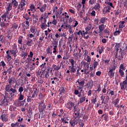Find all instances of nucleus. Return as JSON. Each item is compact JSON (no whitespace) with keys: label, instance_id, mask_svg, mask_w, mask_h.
I'll list each match as a JSON object with an SVG mask.
<instances>
[{"label":"nucleus","instance_id":"9d476101","mask_svg":"<svg viewBox=\"0 0 127 127\" xmlns=\"http://www.w3.org/2000/svg\"><path fill=\"white\" fill-rule=\"evenodd\" d=\"M61 121L63 124H69V119H68V117H66V116H64L63 118H62Z\"/></svg>","mask_w":127,"mask_h":127},{"label":"nucleus","instance_id":"f704fd0d","mask_svg":"<svg viewBox=\"0 0 127 127\" xmlns=\"http://www.w3.org/2000/svg\"><path fill=\"white\" fill-rule=\"evenodd\" d=\"M26 29H27L29 27V22L28 21H26L25 22V25H24Z\"/></svg>","mask_w":127,"mask_h":127},{"label":"nucleus","instance_id":"c756f323","mask_svg":"<svg viewBox=\"0 0 127 127\" xmlns=\"http://www.w3.org/2000/svg\"><path fill=\"white\" fill-rule=\"evenodd\" d=\"M75 115L76 116L75 119H76V120H78V121H79V119L81 118V116L80 115V112H77V113H75Z\"/></svg>","mask_w":127,"mask_h":127},{"label":"nucleus","instance_id":"e2e57ef3","mask_svg":"<svg viewBox=\"0 0 127 127\" xmlns=\"http://www.w3.org/2000/svg\"><path fill=\"white\" fill-rule=\"evenodd\" d=\"M73 107H74L73 108L74 113H75V112H78V106L74 105V106Z\"/></svg>","mask_w":127,"mask_h":127},{"label":"nucleus","instance_id":"09e8293b","mask_svg":"<svg viewBox=\"0 0 127 127\" xmlns=\"http://www.w3.org/2000/svg\"><path fill=\"white\" fill-rule=\"evenodd\" d=\"M23 87H22V86H20L19 88V89H18V92L20 93V94H22V92H23Z\"/></svg>","mask_w":127,"mask_h":127},{"label":"nucleus","instance_id":"412c9836","mask_svg":"<svg viewBox=\"0 0 127 127\" xmlns=\"http://www.w3.org/2000/svg\"><path fill=\"white\" fill-rule=\"evenodd\" d=\"M40 67L41 68L42 71H43V72H45L46 68H47V66L44 65L43 64H41L40 66Z\"/></svg>","mask_w":127,"mask_h":127},{"label":"nucleus","instance_id":"338daca9","mask_svg":"<svg viewBox=\"0 0 127 127\" xmlns=\"http://www.w3.org/2000/svg\"><path fill=\"white\" fill-rule=\"evenodd\" d=\"M119 70H125V67H124V64H121L120 65Z\"/></svg>","mask_w":127,"mask_h":127},{"label":"nucleus","instance_id":"dca6fc26","mask_svg":"<svg viewBox=\"0 0 127 127\" xmlns=\"http://www.w3.org/2000/svg\"><path fill=\"white\" fill-rule=\"evenodd\" d=\"M125 55V52H119V55L118 56V60H123V58H124V56Z\"/></svg>","mask_w":127,"mask_h":127},{"label":"nucleus","instance_id":"4be33fe9","mask_svg":"<svg viewBox=\"0 0 127 127\" xmlns=\"http://www.w3.org/2000/svg\"><path fill=\"white\" fill-rule=\"evenodd\" d=\"M26 45L27 46H32V39H29V40L27 41Z\"/></svg>","mask_w":127,"mask_h":127},{"label":"nucleus","instance_id":"a211bd4d","mask_svg":"<svg viewBox=\"0 0 127 127\" xmlns=\"http://www.w3.org/2000/svg\"><path fill=\"white\" fill-rule=\"evenodd\" d=\"M90 65V64H86L85 66H84V73L86 74H89V72H88V70L89 69V66Z\"/></svg>","mask_w":127,"mask_h":127},{"label":"nucleus","instance_id":"0e129e2a","mask_svg":"<svg viewBox=\"0 0 127 127\" xmlns=\"http://www.w3.org/2000/svg\"><path fill=\"white\" fill-rule=\"evenodd\" d=\"M109 94L111 95V96H115V91H114V90H109Z\"/></svg>","mask_w":127,"mask_h":127},{"label":"nucleus","instance_id":"6e6552de","mask_svg":"<svg viewBox=\"0 0 127 127\" xmlns=\"http://www.w3.org/2000/svg\"><path fill=\"white\" fill-rule=\"evenodd\" d=\"M25 3L23 2H20V3L18 4L17 9L22 11L24 9V6H25Z\"/></svg>","mask_w":127,"mask_h":127},{"label":"nucleus","instance_id":"69168bd1","mask_svg":"<svg viewBox=\"0 0 127 127\" xmlns=\"http://www.w3.org/2000/svg\"><path fill=\"white\" fill-rule=\"evenodd\" d=\"M95 76V72L94 71H91L90 73V77L91 78H93Z\"/></svg>","mask_w":127,"mask_h":127},{"label":"nucleus","instance_id":"6e6d98bb","mask_svg":"<svg viewBox=\"0 0 127 127\" xmlns=\"http://www.w3.org/2000/svg\"><path fill=\"white\" fill-rule=\"evenodd\" d=\"M3 38H4V36H2V35L0 36V41H1L2 43H3V42H4V40H3Z\"/></svg>","mask_w":127,"mask_h":127},{"label":"nucleus","instance_id":"13d9d810","mask_svg":"<svg viewBox=\"0 0 127 127\" xmlns=\"http://www.w3.org/2000/svg\"><path fill=\"white\" fill-rule=\"evenodd\" d=\"M12 68L13 67L10 66L7 69V71L9 73V74H10L11 73V71H12Z\"/></svg>","mask_w":127,"mask_h":127},{"label":"nucleus","instance_id":"e433bc0d","mask_svg":"<svg viewBox=\"0 0 127 127\" xmlns=\"http://www.w3.org/2000/svg\"><path fill=\"white\" fill-rule=\"evenodd\" d=\"M91 28H92V25L91 24H89V25L85 28V30L86 31H89V30H91Z\"/></svg>","mask_w":127,"mask_h":127},{"label":"nucleus","instance_id":"4468645a","mask_svg":"<svg viewBox=\"0 0 127 127\" xmlns=\"http://www.w3.org/2000/svg\"><path fill=\"white\" fill-rule=\"evenodd\" d=\"M9 13L8 12V11H6V12H5L3 15H2V16H1L2 19L3 20H4V21H5V20H6V17L7 16V14H8Z\"/></svg>","mask_w":127,"mask_h":127},{"label":"nucleus","instance_id":"603ef678","mask_svg":"<svg viewBox=\"0 0 127 127\" xmlns=\"http://www.w3.org/2000/svg\"><path fill=\"white\" fill-rule=\"evenodd\" d=\"M15 51H17V47L16 46V45L15 44H14V45L12 46V50Z\"/></svg>","mask_w":127,"mask_h":127},{"label":"nucleus","instance_id":"a18cd8bd","mask_svg":"<svg viewBox=\"0 0 127 127\" xmlns=\"http://www.w3.org/2000/svg\"><path fill=\"white\" fill-rule=\"evenodd\" d=\"M20 61L18 59H16L14 61V64H15L16 66H17L19 64Z\"/></svg>","mask_w":127,"mask_h":127},{"label":"nucleus","instance_id":"864d4df0","mask_svg":"<svg viewBox=\"0 0 127 127\" xmlns=\"http://www.w3.org/2000/svg\"><path fill=\"white\" fill-rule=\"evenodd\" d=\"M119 45H120V44L117 43L116 44V46H115L116 47V53L118 54V53L119 52Z\"/></svg>","mask_w":127,"mask_h":127},{"label":"nucleus","instance_id":"de8ad7c7","mask_svg":"<svg viewBox=\"0 0 127 127\" xmlns=\"http://www.w3.org/2000/svg\"><path fill=\"white\" fill-rule=\"evenodd\" d=\"M23 98H24V96L22 95V93L20 94V96L18 98L19 101H22V100H23Z\"/></svg>","mask_w":127,"mask_h":127},{"label":"nucleus","instance_id":"ea45409f","mask_svg":"<svg viewBox=\"0 0 127 127\" xmlns=\"http://www.w3.org/2000/svg\"><path fill=\"white\" fill-rule=\"evenodd\" d=\"M119 74L122 77H125V72H124V70L119 69Z\"/></svg>","mask_w":127,"mask_h":127},{"label":"nucleus","instance_id":"aec40b11","mask_svg":"<svg viewBox=\"0 0 127 127\" xmlns=\"http://www.w3.org/2000/svg\"><path fill=\"white\" fill-rule=\"evenodd\" d=\"M40 27L42 28V29H46L47 28V24L45 23H42V24L40 25Z\"/></svg>","mask_w":127,"mask_h":127},{"label":"nucleus","instance_id":"4d7b16f0","mask_svg":"<svg viewBox=\"0 0 127 127\" xmlns=\"http://www.w3.org/2000/svg\"><path fill=\"white\" fill-rule=\"evenodd\" d=\"M120 33H121V31H120V30L116 31L114 32V35L115 36H117V35H119Z\"/></svg>","mask_w":127,"mask_h":127},{"label":"nucleus","instance_id":"f257e3e1","mask_svg":"<svg viewBox=\"0 0 127 127\" xmlns=\"http://www.w3.org/2000/svg\"><path fill=\"white\" fill-rule=\"evenodd\" d=\"M5 90L6 92H7L8 93H12L13 94L16 93L17 91L16 90V87L15 86H13L11 87V85L10 84H8L6 85L5 87Z\"/></svg>","mask_w":127,"mask_h":127},{"label":"nucleus","instance_id":"6ab92c4d","mask_svg":"<svg viewBox=\"0 0 127 127\" xmlns=\"http://www.w3.org/2000/svg\"><path fill=\"white\" fill-rule=\"evenodd\" d=\"M23 39V37L22 36H20L18 38V44H21L22 45V40Z\"/></svg>","mask_w":127,"mask_h":127},{"label":"nucleus","instance_id":"052dcab7","mask_svg":"<svg viewBox=\"0 0 127 127\" xmlns=\"http://www.w3.org/2000/svg\"><path fill=\"white\" fill-rule=\"evenodd\" d=\"M95 1H96V0H89V4H91L92 5H93V4L95 3Z\"/></svg>","mask_w":127,"mask_h":127},{"label":"nucleus","instance_id":"5fc2aeb1","mask_svg":"<svg viewBox=\"0 0 127 127\" xmlns=\"http://www.w3.org/2000/svg\"><path fill=\"white\" fill-rule=\"evenodd\" d=\"M104 120H105L106 122L108 121V120H109V115L107 114H104Z\"/></svg>","mask_w":127,"mask_h":127},{"label":"nucleus","instance_id":"680f3d73","mask_svg":"<svg viewBox=\"0 0 127 127\" xmlns=\"http://www.w3.org/2000/svg\"><path fill=\"white\" fill-rule=\"evenodd\" d=\"M43 79L42 78H40L38 80V83L39 84H43Z\"/></svg>","mask_w":127,"mask_h":127},{"label":"nucleus","instance_id":"58836bf2","mask_svg":"<svg viewBox=\"0 0 127 127\" xmlns=\"http://www.w3.org/2000/svg\"><path fill=\"white\" fill-rule=\"evenodd\" d=\"M1 118L3 122H7V119L5 118V116L4 115H2Z\"/></svg>","mask_w":127,"mask_h":127},{"label":"nucleus","instance_id":"c85d7f7f","mask_svg":"<svg viewBox=\"0 0 127 127\" xmlns=\"http://www.w3.org/2000/svg\"><path fill=\"white\" fill-rule=\"evenodd\" d=\"M52 45L54 48H57V46H58V42L54 41V42L52 43Z\"/></svg>","mask_w":127,"mask_h":127},{"label":"nucleus","instance_id":"39448f33","mask_svg":"<svg viewBox=\"0 0 127 127\" xmlns=\"http://www.w3.org/2000/svg\"><path fill=\"white\" fill-rule=\"evenodd\" d=\"M78 120L77 119H71L69 121V124L71 125V127H75V126H76V125H77L78 124Z\"/></svg>","mask_w":127,"mask_h":127},{"label":"nucleus","instance_id":"4c0bfd02","mask_svg":"<svg viewBox=\"0 0 127 127\" xmlns=\"http://www.w3.org/2000/svg\"><path fill=\"white\" fill-rule=\"evenodd\" d=\"M69 70L70 73H75V72H76V68L74 67V65H72L71 66V68Z\"/></svg>","mask_w":127,"mask_h":127},{"label":"nucleus","instance_id":"bb28decb","mask_svg":"<svg viewBox=\"0 0 127 127\" xmlns=\"http://www.w3.org/2000/svg\"><path fill=\"white\" fill-rule=\"evenodd\" d=\"M77 82L79 86L84 87V85H85V80H82L81 81H77Z\"/></svg>","mask_w":127,"mask_h":127},{"label":"nucleus","instance_id":"b1692460","mask_svg":"<svg viewBox=\"0 0 127 127\" xmlns=\"http://www.w3.org/2000/svg\"><path fill=\"white\" fill-rule=\"evenodd\" d=\"M101 99L102 101L101 104H104L106 105V100H105V99H106V97L102 95V96H101Z\"/></svg>","mask_w":127,"mask_h":127},{"label":"nucleus","instance_id":"f8f14e48","mask_svg":"<svg viewBox=\"0 0 127 127\" xmlns=\"http://www.w3.org/2000/svg\"><path fill=\"white\" fill-rule=\"evenodd\" d=\"M23 17L26 20H30L31 21H32V18L29 17V15L28 13H26L23 15Z\"/></svg>","mask_w":127,"mask_h":127},{"label":"nucleus","instance_id":"423d86ee","mask_svg":"<svg viewBox=\"0 0 127 127\" xmlns=\"http://www.w3.org/2000/svg\"><path fill=\"white\" fill-rule=\"evenodd\" d=\"M0 106L3 107H7V106H8V101L5 97H4L3 100L0 102Z\"/></svg>","mask_w":127,"mask_h":127},{"label":"nucleus","instance_id":"473e14b6","mask_svg":"<svg viewBox=\"0 0 127 127\" xmlns=\"http://www.w3.org/2000/svg\"><path fill=\"white\" fill-rule=\"evenodd\" d=\"M103 12L104 14H105V13H107V12H110V10L108 9L107 7H105L103 9Z\"/></svg>","mask_w":127,"mask_h":127},{"label":"nucleus","instance_id":"8fccbe9b","mask_svg":"<svg viewBox=\"0 0 127 127\" xmlns=\"http://www.w3.org/2000/svg\"><path fill=\"white\" fill-rule=\"evenodd\" d=\"M39 97L40 98V100H43V98H44V97H45V95L42 94V93H40Z\"/></svg>","mask_w":127,"mask_h":127},{"label":"nucleus","instance_id":"a19ab883","mask_svg":"<svg viewBox=\"0 0 127 127\" xmlns=\"http://www.w3.org/2000/svg\"><path fill=\"white\" fill-rule=\"evenodd\" d=\"M6 64L5 63H4V62L3 61H2L1 62H0V66H2V67H3V69H4V67H5L6 66Z\"/></svg>","mask_w":127,"mask_h":127},{"label":"nucleus","instance_id":"1a4fd4ad","mask_svg":"<svg viewBox=\"0 0 127 127\" xmlns=\"http://www.w3.org/2000/svg\"><path fill=\"white\" fill-rule=\"evenodd\" d=\"M121 90H123L124 89L125 90H126L127 91V81H123L122 83L120 84Z\"/></svg>","mask_w":127,"mask_h":127},{"label":"nucleus","instance_id":"72a5a7b5","mask_svg":"<svg viewBox=\"0 0 127 127\" xmlns=\"http://www.w3.org/2000/svg\"><path fill=\"white\" fill-rule=\"evenodd\" d=\"M104 61V63L106 64V65H108L109 63H110V59H107V60H104V59H102V62Z\"/></svg>","mask_w":127,"mask_h":127},{"label":"nucleus","instance_id":"cd10ccee","mask_svg":"<svg viewBox=\"0 0 127 127\" xmlns=\"http://www.w3.org/2000/svg\"><path fill=\"white\" fill-rule=\"evenodd\" d=\"M30 30L32 33H35L36 32V28L35 27H31L30 29Z\"/></svg>","mask_w":127,"mask_h":127},{"label":"nucleus","instance_id":"bf43d9fd","mask_svg":"<svg viewBox=\"0 0 127 127\" xmlns=\"http://www.w3.org/2000/svg\"><path fill=\"white\" fill-rule=\"evenodd\" d=\"M101 7L100 6V3H97L96 5H95L94 8L95 9H99Z\"/></svg>","mask_w":127,"mask_h":127},{"label":"nucleus","instance_id":"774afa93","mask_svg":"<svg viewBox=\"0 0 127 127\" xmlns=\"http://www.w3.org/2000/svg\"><path fill=\"white\" fill-rule=\"evenodd\" d=\"M30 7L31 10L32 11L35 9V6H34V5H31Z\"/></svg>","mask_w":127,"mask_h":127},{"label":"nucleus","instance_id":"c9c22d12","mask_svg":"<svg viewBox=\"0 0 127 127\" xmlns=\"http://www.w3.org/2000/svg\"><path fill=\"white\" fill-rule=\"evenodd\" d=\"M79 125L80 126V127H84L85 123H84V121L83 120H79Z\"/></svg>","mask_w":127,"mask_h":127},{"label":"nucleus","instance_id":"a878e982","mask_svg":"<svg viewBox=\"0 0 127 127\" xmlns=\"http://www.w3.org/2000/svg\"><path fill=\"white\" fill-rule=\"evenodd\" d=\"M108 75L109 77H114V76H115V72L112 70H110L108 72Z\"/></svg>","mask_w":127,"mask_h":127},{"label":"nucleus","instance_id":"5701e85b","mask_svg":"<svg viewBox=\"0 0 127 127\" xmlns=\"http://www.w3.org/2000/svg\"><path fill=\"white\" fill-rule=\"evenodd\" d=\"M85 61H87L88 63H90L91 61H92V59H91V57H90V56H86V57H85Z\"/></svg>","mask_w":127,"mask_h":127},{"label":"nucleus","instance_id":"393cba45","mask_svg":"<svg viewBox=\"0 0 127 127\" xmlns=\"http://www.w3.org/2000/svg\"><path fill=\"white\" fill-rule=\"evenodd\" d=\"M107 19H108L106 17H102L100 20V23L104 24V22H106V20H107Z\"/></svg>","mask_w":127,"mask_h":127},{"label":"nucleus","instance_id":"37998d69","mask_svg":"<svg viewBox=\"0 0 127 127\" xmlns=\"http://www.w3.org/2000/svg\"><path fill=\"white\" fill-rule=\"evenodd\" d=\"M98 65L99 63H98V62H95L93 64L94 69H96V68H97V66H98Z\"/></svg>","mask_w":127,"mask_h":127},{"label":"nucleus","instance_id":"49530a36","mask_svg":"<svg viewBox=\"0 0 127 127\" xmlns=\"http://www.w3.org/2000/svg\"><path fill=\"white\" fill-rule=\"evenodd\" d=\"M105 3L106 4H108V5H109V6H111V7H114V6H113V3L109 1H105Z\"/></svg>","mask_w":127,"mask_h":127},{"label":"nucleus","instance_id":"c03bdc74","mask_svg":"<svg viewBox=\"0 0 127 127\" xmlns=\"http://www.w3.org/2000/svg\"><path fill=\"white\" fill-rule=\"evenodd\" d=\"M12 7V6L11 5V4L9 3L8 6L6 8L7 11H9V10H11Z\"/></svg>","mask_w":127,"mask_h":127},{"label":"nucleus","instance_id":"0eeeda50","mask_svg":"<svg viewBox=\"0 0 127 127\" xmlns=\"http://www.w3.org/2000/svg\"><path fill=\"white\" fill-rule=\"evenodd\" d=\"M75 106V104L73 103L72 102H69L66 103L65 105V107L66 109H68V110H72V108Z\"/></svg>","mask_w":127,"mask_h":127},{"label":"nucleus","instance_id":"7c9ffc66","mask_svg":"<svg viewBox=\"0 0 127 127\" xmlns=\"http://www.w3.org/2000/svg\"><path fill=\"white\" fill-rule=\"evenodd\" d=\"M126 23V22H125V21H123L119 25V28H124V27H125V23Z\"/></svg>","mask_w":127,"mask_h":127},{"label":"nucleus","instance_id":"9b49d317","mask_svg":"<svg viewBox=\"0 0 127 127\" xmlns=\"http://www.w3.org/2000/svg\"><path fill=\"white\" fill-rule=\"evenodd\" d=\"M8 81H9V85H11L14 84V83H15V82L16 81V80L15 79V78H14V77H11V78H9Z\"/></svg>","mask_w":127,"mask_h":127},{"label":"nucleus","instance_id":"ddd939ff","mask_svg":"<svg viewBox=\"0 0 127 127\" xmlns=\"http://www.w3.org/2000/svg\"><path fill=\"white\" fill-rule=\"evenodd\" d=\"M11 3L13 4V7L16 8L18 6V2L16 0H12Z\"/></svg>","mask_w":127,"mask_h":127},{"label":"nucleus","instance_id":"7ed1b4c3","mask_svg":"<svg viewBox=\"0 0 127 127\" xmlns=\"http://www.w3.org/2000/svg\"><path fill=\"white\" fill-rule=\"evenodd\" d=\"M14 96V93H13L12 92H10L9 93L5 92L4 97L8 101L12 102V101H13Z\"/></svg>","mask_w":127,"mask_h":127},{"label":"nucleus","instance_id":"3c124183","mask_svg":"<svg viewBox=\"0 0 127 127\" xmlns=\"http://www.w3.org/2000/svg\"><path fill=\"white\" fill-rule=\"evenodd\" d=\"M51 49L49 47H48L47 49V54H50V53H51V54H52V52H51Z\"/></svg>","mask_w":127,"mask_h":127},{"label":"nucleus","instance_id":"2f4dec72","mask_svg":"<svg viewBox=\"0 0 127 127\" xmlns=\"http://www.w3.org/2000/svg\"><path fill=\"white\" fill-rule=\"evenodd\" d=\"M85 100H86V97L84 96L82 97H81L79 99V104H82V103H83V102H85Z\"/></svg>","mask_w":127,"mask_h":127},{"label":"nucleus","instance_id":"f03ea898","mask_svg":"<svg viewBox=\"0 0 127 127\" xmlns=\"http://www.w3.org/2000/svg\"><path fill=\"white\" fill-rule=\"evenodd\" d=\"M45 109H46V105H45V103H44V101H41L39 103V110L40 112L39 114L40 117V116H41L42 118L43 117V112Z\"/></svg>","mask_w":127,"mask_h":127},{"label":"nucleus","instance_id":"79ce46f5","mask_svg":"<svg viewBox=\"0 0 127 127\" xmlns=\"http://www.w3.org/2000/svg\"><path fill=\"white\" fill-rule=\"evenodd\" d=\"M96 102H97V97H95L94 98L93 97V99L91 100V103L93 104V105H95Z\"/></svg>","mask_w":127,"mask_h":127},{"label":"nucleus","instance_id":"2eb2a0df","mask_svg":"<svg viewBox=\"0 0 127 127\" xmlns=\"http://www.w3.org/2000/svg\"><path fill=\"white\" fill-rule=\"evenodd\" d=\"M99 33L100 34L104 31V29H105V25H104V24H101L99 26Z\"/></svg>","mask_w":127,"mask_h":127},{"label":"nucleus","instance_id":"20e7f679","mask_svg":"<svg viewBox=\"0 0 127 127\" xmlns=\"http://www.w3.org/2000/svg\"><path fill=\"white\" fill-rule=\"evenodd\" d=\"M45 77L46 78V79H48L49 78V75H53V72H52V69H51V67L50 66H47L46 68V70L45 71Z\"/></svg>","mask_w":127,"mask_h":127},{"label":"nucleus","instance_id":"f3484780","mask_svg":"<svg viewBox=\"0 0 127 127\" xmlns=\"http://www.w3.org/2000/svg\"><path fill=\"white\" fill-rule=\"evenodd\" d=\"M46 6H47L46 4H45L42 6V7L40 8V11L41 12H44V11H45L46 10Z\"/></svg>","mask_w":127,"mask_h":127}]
</instances>
